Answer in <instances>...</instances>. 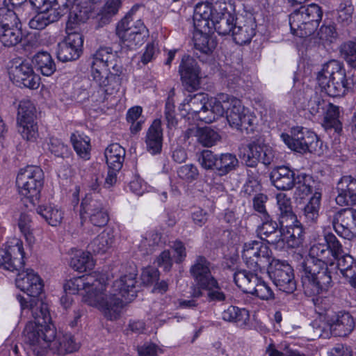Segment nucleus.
Masks as SVG:
<instances>
[{
	"instance_id": "obj_61",
	"label": "nucleus",
	"mask_w": 356,
	"mask_h": 356,
	"mask_svg": "<svg viewBox=\"0 0 356 356\" xmlns=\"http://www.w3.org/2000/svg\"><path fill=\"white\" fill-rule=\"evenodd\" d=\"M249 293L263 300H270L275 298L272 289L260 277L258 279V283H256L253 287V290H251V292Z\"/></svg>"
},
{
	"instance_id": "obj_33",
	"label": "nucleus",
	"mask_w": 356,
	"mask_h": 356,
	"mask_svg": "<svg viewBox=\"0 0 356 356\" xmlns=\"http://www.w3.org/2000/svg\"><path fill=\"white\" fill-rule=\"evenodd\" d=\"M232 97V96L227 94H220L218 98L212 102V104H209L211 109L208 108V112L205 115L203 113L200 115V120L211 123L216 120V116H222L225 113L227 114L230 106L229 100Z\"/></svg>"
},
{
	"instance_id": "obj_14",
	"label": "nucleus",
	"mask_w": 356,
	"mask_h": 356,
	"mask_svg": "<svg viewBox=\"0 0 356 356\" xmlns=\"http://www.w3.org/2000/svg\"><path fill=\"white\" fill-rule=\"evenodd\" d=\"M24 257L22 241L13 238L5 249H0V267L10 271L20 270L24 264Z\"/></svg>"
},
{
	"instance_id": "obj_7",
	"label": "nucleus",
	"mask_w": 356,
	"mask_h": 356,
	"mask_svg": "<svg viewBox=\"0 0 356 356\" xmlns=\"http://www.w3.org/2000/svg\"><path fill=\"white\" fill-rule=\"evenodd\" d=\"M291 135L282 134L281 138L291 150L300 154L307 152L321 155L323 153V142L313 131L302 127H296L291 129Z\"/></svg>"
},
{
	"instance_id": "obj_11",
	"label": "nucleus",
	"mask_w": 356,
	"mask_h": 356,
	"mask_svg": "<svg viewBox=\"0 0 356 356\" xmlns=\"http://www.w3.org/2000/svg\"><path fill=\"white\" fill-rule=\"evenodd\" d=\"M269 277L275 285L287 293H293L296 289L293 270L286 261L273 259L268 270Z\"/></svg>"
},
{
	"instance_id": "obj_10",
	"label": "nucleus",
	"mask_w": 356,
	"mask_h": 356,
	"mask_svg": "<svg viewBox=\"0 0 356 356\" xmlns=\"http://www.w3.org/2000/svg\"><path fill=\"white\" fill-rule=\"evenodd\" d=\"M268 245L261 241H252L243 246L242 258L247 267L253 271H261L269 266L273 259Z\"/></svg>"
},
{
	"instance_id": "obj_24",
	"label": "nucleus",
	"mask_w": 356,
	"mask_h": 356,
	"mask_svg": "<svg viewBox=\"0 0 356 356\" xmlns=\"http://www.w3.org/2000/svg\"><path fill=\"white\" fill-rule=\"evenodd\" d=\"M282 229L281 243H286L288 247L296 248L300 246L304 241V229L302 224L296 218L287 220L286 223L279 224Z\"/></svg>"
},
{
	"instance_id": "obj_27",
	"label": "nucleus",
	"mask_w": 356,
	"mask_h": 356,
	"mask_svg": "<svg viewBox=\"0 0 356 356\" xmlns=\"http://www.w3.org/2000/svg\"><path fill=\"white\" fill-rule=\"evenodd\" d=\"M213 269V264L205 257L198 255L191 266L189 273L196 284L202 287L216 279L211 273Z\"/></svg>"
},
{
	"instance_id": "obj_5",
	"label": "nucleus",
	"mask_w": 356,
	"mask_h": 356,
	"mask_svg": "<svg viewBox=\"0 0 356 356\" xmlns=\"http://www.w3.org/2000/svg\"><path fill=\"white\" fill-rule=\"evenodd\" d=\"M322 16L323 11L318 5L311 3L301 6L289 15L291 32L300 38L310 35L318 26Z\"/></svg>"
},
{
	"instance_id": "obj_12",
	"label": "nucleus",
	"mask_w": 356,
	"mask_h": 356,
	"mask_svg": "<svg viewBox=\"0 0 356 356\" xmlns=\"http://www.w3.org/2000/svg\"><path fill=\"white\" fill-rule=\"evenodd\" d=\"M81 207V218H83V213L86 214L90 222L94 226L104 227L108 223V212L97 194H87L82 200Z\"/></svg>"
},
{
	"instance_id": "obj_35",
	"label": "nucleus",
	"mask_w": 356,
	"mask_h": 356,
	"mask_svg": "<svg viewBox=\"0 0 356 356\" xmlns=\"http://www.w3.org/2000/svg\"><path fill=\"white\" fill-rule=\"evenodd\" d=\"M163 133L161 122L155 120L149 128L146 136L147 151L152 154H159L162 149Z\"/></svg>"
},
{
	"instance_id": "obj_19",
	"label": "nucleus",
	"mask_w": 356,
	"mask_h": 356,
	"mask_svg": "<svg viewBox=\"0 0 356 356\" xmlns=\"http://www.w3.org/2000/svg\"><path fill=\"white\" fill-rule=\"evenodd\" d=\"M326 322L331 334L335 337H347L355 326L354 318L350 312L345 310H339L334 314H328Z\"/></svg>"
},
{
	"instance_id": "obj_58",
	"label": "nucleus",
	"mask_w": 356,
	"mask_h": 356,
	"mask_svg": "<svg viewBox=\"0 0 356 356\" xmlns=\"http://www.w3.org/2000/svg\"><path fill=\"white\" fill-rule=\"evenodd\" d=\"M313 182L312 177L305 174H300L296 177V195L302 199L312 192L311 183Z\"/></svg>"
},
{
	"instance_id": "obj_16",
	"label": "nucleus",
	"mask_w": 356,
	"mask_h": 356,
	"mask_svg": "<svg viewBox=\"0 0 356 356\" xmlns=\"http://www.w3.org/2000/svg\"><path fill=\"white\" fill-rule=\"evenodd\" d=\"M225 6L231 7L230 0H208L206 3H198L193 14L195 25L210 28L212 18L218 12L225 11Z\"/></svg>"
},
{
	"instance_id": "obj_56",
	"label": "nucleus",
	"mask_w": 356,
	"mask_h": 356,
	"mask_svg": "<svg viewBox=\"0 0 356 356\" xmlns=\"http://www.w3.org/2000/svg\"><path fill=\"white\" fill-rule=\"evenodd\" d=\"M197 136L199 143L205 147H211L220 139L219 134L210 127L198 129Z\"/></svg>"
},
{
	"instance_id": "obj_21",
	"label": "nucleus",
	"mask_w": 356,
	"mask_h": 356,
	"mask_svg": "<svg viewBox=\"0 0 356 356\" xmlns=\"http://www.w3.org/2000/svg\"><path fill=\"white\" fill-rule=\"evenodd\" d=\"M9 74L10 79L17 84L30 89H37L40 86V78L34 72L29 62H22L12 67Z\"/></svg>"
},
{
	"instance_id": "obj_42",
	"label": "nucleus",
	"mask_w": 356,
	"mask_h": 356,
	"mask_svg": "<svg viewBox=\"0 0 356 356\" xmlns=\"http://www.w3.org/2000/svg\"><path fill=\"white\" fill-rule=\"evenodd\" d=\"M277 204L280 211L279 224L286 223L287 220H292L297 218L293 213L291 199L284 193H278L276 195Z\"/></svg>"
},
{
	"instance_id": "obj_60",
	"label": "nucleus",
	"mask_w": 356,
	"mask_h": 356,
	"mask_svg": "<svg viewBox=\"0 0 356 356\" xmlns=\"http://www.w3.org/2000/svg\"><path fill=\"white\" fill-rule=\"evenodd\" d=\"M335 264L336 266L330 269L332 270V269H339L343 276L356 268V261L353 257L348 254H344V252L336 258Z\"/></svg>"
},
{
	"instance_id": "obj_34",
	"label": "nucleus",
	"mask_w": 356,
	"mask_h": 356,
	"mask_svg": "<svg viewBox=\"0 0 356 356\" xmlns=\"http://www.w3.org/2000/svg\"><path fill=\"white\" fill-rule=\"evenodd\" d=\"M232 8V6H225V11L218 12L216 15L212 18V21L210 24L215 31L222 35H228L232 32L234 24V17L229 12V9Z\"/></svg>"
},
{
	"instance_id": "obj_26",
	"label": "nucleus",
	"mask_w": 356,
	"mask_h": 356,
	"mask_svg": "<svg viewBox=\"0 0 356 356\" xmlns=\"http://www.w3.org/2000/svg\"><path fill=\"white\" fill-rule=\"evenodd\" d=\"M256 26L254 18L251 15L238 18L232 32L235 42L240 45L249 43L255 35Z\"/></svg>"
},
{
	"instance_id": "obj_25",
	"label": "nucleus",
	"mask_w": 356,
	"mask_h": 356,
	"mask_svg": "<svg viewBox=\"0 0 356 356\" xmlns=\"http://www.w3.org/2000/svg\"><path fill=\"white\" fill-rule=\"evenodd\" d=\"M66 6L70 8L66 32L80 33L81 25L89 17L88 9L81 6L79 0H67Z\"/></svg>"
},
{
	"instance_id": "obj_22",
	"label": "nucleus",
	"mask_w": 356,
	"mask_h": 356,
	"mask_svg": "<svg viewBox=\"0 0 356 356\" xmlns=\"http://www.w3.org/2000/svg\"><path fill=\"white\" fill-rule=\"evenodd\" d=\"M16 286L29 296L35 298L42 291L43 283L40 277L32 269L18 270Z\"/></svg>"
},
{
	"instance_id": "obj_55",
	"label": "nucleus",
	"mask_w": 356,
	"mask_h": 356,
	"mask_svg": "<svg viewBox=\"0 0 356 356\" xmlns=\"http://www.w3.org/2000/svg\"><path fill=\"white\" fill-rule=\"evenodd\" d=\"M339 108L338 106L329 104L324 120V127L326 129H334L335 132L341 131V124L339 120Z\"/></svg>"
},
{
	"instance_id": "obj_37",
	"label": "nucleus",
	"mask_w": 356,
	"mask_h": 356,
	"mask_svg": "<svg viewBox=\"0 0 356 356\" xmlns=\"http://www.w3.org/2000/svg\"><path fill=\"white\" fill-rule=\"evenodd\" d=\"M258 272L250 269V270H238L233 275L234 283L244 293H249L251 290H253L256 283H258V279L259 278L257 275Z\"/></svg>"
},
{
	"instance_id": "obj_3",
	"label": "nucleus",
	"mask_w": 356,
	"mask_h": 356,
	"mask_svg": "<svg viewBox=\"0 0 356 356\" xmlns=\"http://www.w3.org/2000/svg\"><path fill=\"white\" fill-rule=\"evenodd\" d=\"M330 252L325 243L314 244L309 250L310 259L302 264L303 283L311 286L314 293L327 291L333 285Z\"/></svg>"
},
{
	"instance_id": "obj_47",
	"label": "nucleus",
	"mask_w": 356,
	"mask_h": 356,
	"mask_svg": "<svg viewBox=\"0 0 356 356\" xmlns=\"http://www.w3.org/2000/svg\"><path fill=\"white\" fill-rule=\"evenodd\" d=\"M70 266L75 270L84 272L92 269L95 263L89 252L77 251L71 259Z\"/></svg>"
},
{
	"instance_id": "obj_45",
	"label": "nucleus",
	"mask_w": 356,
	"mask_h": 356,
	"mask_svg": "<svg viewBox=\"0 0 356 356\" xmlns=\"http://www.w3.org/2000/svg\"><path fill=\"white\" fill-rule=\"evenodd\" d=\"M230 106L227 111L226 117L229 125L234 128L241 123V118L245 114V109L240 99L232 96L229 100Z\"/></svg>"
},
{
	"instance_id": "obj_40",
	"label": "nucleus",
	"mask_w": 356,
	"mask_h": 356,
	"mask_svg": "<svg viewBox=\"0 0 356 356\" xmlns=\"http://www.w3.org/2000/svg\"><path fill=\"white\" fill-rule=\"evenodd\" d=\"M126 151L118 143L110 145L105 150V157L108 168L120 170L124 161Z\"/></svg>"
},
{
	"instance_id": "obj_54",
	"label": "nucleus",
	"mask_w": 356,
	"mask_h": 356,
	"mask_svg": "<svg viewBox=\"0 0 356 356\" xmlns=\"http://www.w3.org/2000/svg\"><path fill=\"white\" fill-rule=\"evenodd\" d=\"M17 131L23 139L35 142L39 136L38 127L36 122H16Z\"/></svg>"
},
{
	"instance_id": "obj_4",
	"label": "nucleus",
	"mask_w": 356,
	"mask_h": 356,
	"mask_svg": "<svg viewBox=\"0 0 356 356\" xmlns=\"http://www.w3.org/2000/svg\"><path fill=\"white\" fill-rule=\"evenodd\" d=\"M317 81L320 87L331 97L343 96L348 88L343 65L336 60H331L323 65L318 73Z\"/></svg>"
},
{
	"instance_id": "obj_53",
	"label": "nucleus",
	"mask_w": 356,
	"mask_h": 356,
	"mask_svg": "<svg viewBox=\"0 0 356 356\" xmlns=\"http://www.w3.org/2000/svg\"><path fill=\"white\" fill-rule=\"evenodd\" d=\"M321 194L316 192L305 205L303 214L307 222L313 223L316 221L319 216Z\"/></svg>"
},
{
	"instance_id": "obj_29",
	"label": "nucleus",
	"mask_w": 356,
	"mask_h": 356,
	"mask_svg": "<svg viewBox=\"0 0 356 356\" xmlns=\"http://www.w3.org/2000/svg\"><path fill=\"white\" fill-rule=\"evenodd\" d=\"M80 346V342L72 334L56 333L55 338L51 341L49 350L54 353L64 356L76 352Z\"/></svg>"
},
{
	"instance_id": "obj_32",
	"label": "nucleus",
	"mask_w": 356,
	"mask_h": 356,
	"mask_svg": "<svg viewBox=\"0 0 356 356\" xmlns=\"http://www.w3.org/2000/svg\"><path fill=\"white\" fill-rule=\"evenodd\" d=\"M207 98L204 93H197L193 96L188 95L179 106V109L188 114L195 115L198 120L200 115L208 112Z\"/></svg>"
},
{
	"instance_id": "obj_18",
	"label": "nucleus",
	"mask_w": 356,
	"mask_h": 356,
	"mask_svg": "<svg viewBox=\"0 0 356 356\" xmlns=\"http://www.w3.org/2000/svg\"><path fill=\"white\" fill-rule=\"evenodd\" d=\"M332 223L340 236L348 240L356 237V209L347 208L335 213Z\"/></svg>"
},
{
	"instance_id": "obj_50",
	"label": "nucleus",
	"mask_w": 356,
	"mask_h": 356,
	"mask_svg": "<svg viewBox=\"0 0 356 356\" xmlns=\"http://www.w3.org/2000/svg\"><path fill=\"white\" fill-rule=\"evenodd\" d=\"M37 213L51 226L59 225L63 218V212L58 208L52 207L51 205L38 207L37 208Z\"/></svg>"
},
{
	"instance_id": "obj_46",
	"label": "nucleus",
	"mask_w": 356,
	"mask_h": 356,
	"mask_svg": "<svg viewBox=\"0 0 356 356\" xmlns=\"http://www.w3.org/2000/svg\"><path fill=\"white\" fill-rule=\"evenodd\" d=\"M38 70L40 71L42 75L49 76L56 71V64L47 52H40L34 57Z\"/></svg>"
},
{
	"instance_id": "obj_15",
	"label": "nucleus",
	"mask_w": 356,
	"mask_h": 356,
	"mask_svg": "<svg viewBox=\"0 0 356 356\" xmlns=\"http://www.w3.org/2000/svg\"><path fill=\"white\" fill-rule=\"evenodd\" d=\"M136 275L135 270H133L114 281L111 286L106 283L107 291L122 302V312L126 302L132 301L136 296Z\"/></svg>"
},
{
	"instance_id": "obj_51",
	"label": "nucleus",
	"mask_w": 356,
	"mask_h": 356,
	"mask_svg": "<svg viewBox=\"0 0 356 356\" xmlns=\"http://www.w3.org/2000/svg\"><path fill=\"white\" fill-rule=\"evenodd\" d=\"M238 161L236 156L231 153L221 154L217 159L216 170L220 175H225L236 169Z\"/></svg>"
},
{
	"instance_id": "obj_41",
	"label": "nucleus",
	"mask_w": 356,
	"mask_h": 356,
	"mask_svg": "<svg viewBox=\"0 0 356 356\" xmlns=\"http://www.w3.org/2000/svg\"><path fill=\"white\" fill-rule=\"evenodd\" d=\"M194 46L196 50L209 55L213 52L217 45V41L214 37L202 31H197L194 35Z\"/></svg>"
},
{
	"instance_id": "obj_30",
	"label": "nucleus",
	"mask_w": 356,
	"mask_h": 356,
	"mask_svg": "<svg viewBox=\"0 0 356 356\" xmlns=\"http://www.w3.org/2000/svg\"><path fill=\"white\" fill-rule=\"evenodd\" d=\"M262 224L257 229V235L262 241L269 244L277 245L282 240V229L278 228L277 223L270 216L261 217Z\"/></svg>"
},
{
	"instance_id": "obj_62",
	"label": "nucleus",
	"mask_w": 356,
	"mask_h": 356,
	"mask_svg": "<svg viewBox=\"0 0 356 356\" xmlns=\"http://www.w3.org/2000/svg\"><path fill=\"white\" fill-rule=\"evenodd\" d=\"M31 222V218L29 214L22 213L20 215L18 227L29 245H32L35 243V237L32 234Z\"/></svg>"
},
{
	"instance_id": "obj_31",
	"label": "nucleus",
	"mask_w": 356,
	"mask_h": 356,
	"mask_svg": "<svg viewBox=\"0 0 356 356\" xmlns=\"http://www.w3.org/2000/svg\"><path fill=\"white\" fill-rule=\"evenodd\" d=\"M273 184L279 190L287 191L291 189L295 184L296 177L295 172L285 165L274 168L270 175Z\"/></svg>"
},
{
	"instance_id": "obj_6",
	"label": "nucleus",
	"mask_w": 356,
	"mask_h": 356,
	"mask_svg": "<svg viewBox=\"0 0 356 356\" xmlns=\"http://www.w3.org/2000/svg\"><path fill=\"white\" fill-rule=\"evenodd\" d=\"M56 328L51 324L28 323L23 331L24 343L37 356H44L55 338Z\"/></svg>"
},
{
	"instance_id": "obj_28",
	"label": "nucleus",
	"mask_w": 356,
	"mask_h": 356,
	"mask_svg": "<svg viewBox=\"0 0 356 356\" xmlns=\"http://www.w3.org/2000/svg\"><path fill=\"white\" fill-rule=\"evenodd\" d=\"M338 195L336 202L340 206H348L356 202V179L351 176H343L338 181Z\"/></svg>"
},
{
	"instance_id": "obj_59",
	"label": "nucleus",
	"mask_w": 356,
	"mask_h": 356,
	"mask_svg": "<svg viewBox=\"0 0 356 356\" xmlns=\"http://www.w3.org/2000/svg\"><path fill=\"white\" fill-rule=\"evenodd\" d=\"M325 245H327L330 252V258L334 266L336 258L344 252L343 247L339 241L332 233H327L325 235Z\"/></svg>"
},
{
	"instance_id": "obj_48",
	"label": "nucleus",
	"mask_w": 356,
	"mask_h": 356,
	"mask_svg": "<svg viewBox=\"0 0 356 356\" xmlns=\"http://www.w3.org/2000/svg\"><path fill=\"white\" fill-rule=\"evenodd\" d=\"M120 6L121 0L107 1L98 15V26H103L108 24L112 17L118 13Z\"/></svg>"
},
{
	"instance_id": "obj_44",
	"label": "nucleus",
	"mask_w": 356,
	"mask_h": 356,
	"mask_svg": "<svg viewBox=\"0 0 356 356\" xmlns=\"http://www.w3.org/2000/svg\"><path fill=\"white\" fill-rule=\"evenodd\" d=\"M265 143L253 142L243 148V159L249 167H255L262 153Z\"/></svg>"
},
{
	"instance_id": "obj_8",
	"label": "nucleus",
	"mask_w": 356,
	"mask_h": 356,
	"mask_svg": "<svg viewBox=\"0 0 356 356\" xmlns=\"http://www.w3.org/2000/svg\"><path fill=\"white\" fill-rule=\"evenodd\" d=\"M138 8V6L133 7L117 27L119 38L130 48L141 45L149 35L148 30L143 22L134 16V13Z\"/></svg>"
},
{
	"instance_id": "obj_52",
	"label": "nucleus",
	"mask_w": 356,
	"mask_h": 356,
	"mask_svg": "<svg viewBox=\"0 0 356 356\" xmlns=\"http://www.w3.org/2000/svg\"><path fill=\"white\" fill-rule=\"evenodd\" d=\"M36 109L33 102L29 99L20 101L17 107V122H35Z\"/></svg>"
},
{
	"instance_id": "obj_43",
	"label": "nucleus",
	"mask_w": 356,
	"mask_h": 356,
	"mask_svg": "<svg viewBox=\"0 0 356 356\" xmlns=\"http://www.w3.org/2000/svg\"><path fill=\"white\" fill-rule=\"evenodd\" d=\"M202 288L206 291V298L209 302H227L229 298L225 293L220 286L218 280L214 279L202 286Z\"/></svg>"
},
{
	"instance_id": "obj_64",
	"label": "nucleus",
	"mask_w": 356,
	"mask_h": 356,
	"mask_svg": "<svg viewBox=\"0 0 356 356\" xmlns=\"http://www.w3.org/2000/svg\"><path fill=\"white\" fill-rule=\"evenodd\" d=\"M49 149L55 156L63 159L68 158L70 155V150L68 146L58 138H51Z\"/></svg>"
},
{
	"instance_id": "obj_38",
	"label": "nucleus",
	"mask_w": 356,
	"mask_h": 356,
	"mask_svg": "<svg viewBox=\"0 0 356 356\" xmlns=\"http://www.w3.org/2000/svg\"><path fill=\"white\" fill-rule=\"evenodd\" d=\"M63 15V13L56 8L47 11L41 10L29 21V25L31 29L42 30L49 24L57 22Z\"/></svg>"
},
{
	"instance_id": "obj_63",
	"label": "nucleus",
	"mask_w": 356,
	"mask_h": 356,
	"mask_svg": "<svg viewBox=\"0 0 356 356\" xmlns=\"http://www.w3.org/2000/svg\"><path fill=\"white\" fill-rule=\"evenodd\" d=\"M341 52L346 62L353 67H356V42L348 41L341 47Z\"/></svg>"
},
{
	"instance_id": "obj_36",
	"label": "nucleus",
	"mask_w": 356,
	"mask_h": 356,
	"mask_svg": "<svg viewBox=\"0 0 356 356\" xmlns=\"http://www.w3.org/2000/svg\"><path fill=\"white\" fill-rule=\"evenodd\" d=\"M224 321L235 323L237 326L245 327L249 323V311L245 308L229 305L221 313Z\"/></svg>"
},
{
	"instance_id": "obj_20",
	"label": "nucleus",
	"mask_w": 356,
	"mask_h": 356,
	"mask_svg": "<svg viewBox=\"0 0 356 356\" xmlns=\"http://www.w3.org/2000/svg\"><path fill=\"white\" fill-rule=\"evenodd\" d=\"M179 72L184 88L193 92L199 88L200 84V70L195 59L184 56L179 67Z\"/></svg>"
},
{
	"instance_id": "obj_39",
	"label": "nucleus",
	"mask_w": 356,
	"mask_h": 356,
	"mask_svg": "<svg viewBox=\"0 0 356 356\" xmlns=\"http://www.w3.org/2000/svg\"><path fill=\"white\" fill-rule=\"evenodd\" d=\"M114 241L113 231L104 229L88 245V249L95 254H104L111 248Z\"/></svg>"
},
{
	"instance_id": "obj_9",
	"label": "nucleus",
	"mask_w": 356,
	"mask_h": 356,
	"mask_svg": "<svg viewBox=\"0 0 356 356\" xmlns=\"http://www.w3.org/2000/svg\"><path fill=\"white\" fill-rule=\"evenodd\" d=\"M43 179V171L38 166L29 165L21 169L16 179L19 193L35 204L39 200Z\"/></svg>"
},
{
	"instance_id": "obj_2",
	"label": "nucleus",
	"mask_w": 356,
	"mask_h": 356,
	"mask_svg": "<svg viewBox=\"0 0 356 356\" xmlns=\"http://www.w3.org/2000/svg\"><path fill=\"white\" fill-rule=\"evenodd\" d=\"M91 74L94 83L99 87V90L91 95L92 101L103 102L107 95H113L119 90L123 68L111 48L101 47L95 52L91 63Z\"/></svg>"
},
{
	"instance_id": "obj_57",
	"label": "nucleus",
	"mask_w": 356,
	"mask_h": 356,
	"mask_svg": "<svg viewBox=\"0 0 356 356\" xmlns=\"http://www.w3.org/2000/svg\"><path fill=\"white\" fill-rule=\"evenodd\" d=\"M315 311L321 316H324L326 321L328 319V314H334L337 311L334 309V305L328 297L318 296L312 299Z\"/></svg>"
},
{
	"instance_id": "obj_17",
	"label": "nucleus",
	"mask_w": 356,
	"mask_h": 356,
	"mask_svg": "<svg viewBox=\"0 0 356 356\" xmlns=\"http://www.w3.org/2000/svg\"><path fill=\"white\" fill-rule=\"evenodd\" d=\"M65 40L58 44L57 58L62 62L77 60L82 54L83 36L80 33L67 32Z\"/></svg>"
},
{
	"instance_id": "obj_49",
	"label": "nucleus",
	"mask_w": 356,
	"mask_h": 356,
	"mask_svg": "<svg viewBox=\"0 0 356 356\" xmlns=\"http://www.w3.org/2000/svg\"><path fill=\"white\" fill-rule=\"evenodd\" d=\"M70 139L76 154L85 160L89 159L90 150V138L86 136L72 134Z\"/></svg>"
},
{
	"instance_id": "obj_1",
	"label": "nucleus",
	"mask_w": 356,
	"mask_h": 356,
	"mask_svg": "<svg viewBox=\"0 0 356 356\" xmlns=\"http://www.w3.org/2000/svg\"><path fill=\"white\" fill-rule=\"evenodd\" d=\"M66 293L75 294L83 290L86 294L83 301L87 305L97 308L109 321H116L122 315V302L114 294L107 291L106 279L94 273L74 277L64 284Z\"/></svg>"
},
{
	"instance_id": "obj_23",
	"label": "nucleus",
	"mask_w": 356,
	"mask_h": 356,
	"mask_svg": "<svg viewBox=\"0 0 356 356\" xmlns=\"http://www.w3.org/2000/svg\"><path fill=\"white\" fill-rule=\"evenodd\" d=\"M17 299L19 302L23 311L27 309L28 311L31 312L34 321L30 323L51 324V316L46 303L35 298H31L28 301L21 295H17Z\"/></svg>"
},
{
	"instance_id": "obj_13",
	"label": "nucleus",
	"mask_w": 356,
	"mask_h": 356,
	"mask_svg": "<svg viewBox=\"0 0 356 356\" xmlns=\"http://www.w3.org/2000/svg\"><path fill=\"white\" fill-rule=\"evenodd\" d=\"M23 38L22 25L17 15L8 12L6 17L0 15V42L7 47L20 43Z\"/></svg>"
}]
</instances>
